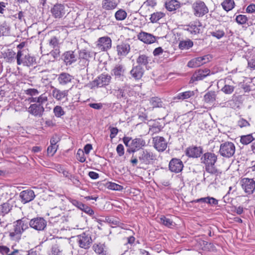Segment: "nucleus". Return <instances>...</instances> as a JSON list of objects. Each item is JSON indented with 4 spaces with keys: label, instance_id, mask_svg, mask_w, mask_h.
Listing matches in <instances>:
<instances>
[{
    "label": "nucleus",
    "instance_id": "1a4fd4ad",
    "mask_svg": "<svg viewBox=\"0 0 255 255\" xmlns=\"http://www.w3.org/2000/svg\"><path fill=\"white\" fill-rule=\"evenodd\" d=\"M29 225L30 227L37 231L43 230L47 225L46 221L41 217L35 218L31 219Z\"/></svg>",
    "mask_w": 255,
    "mask_h": 255
},
{
    "label": "nucleus",
    "instance_id": "4468645a",
    "mask_svg": "<svg viewBox=\"0 0 255 255\" xmlns=\"http://www.w3.org/2000/svg\"><path fill=\"white\" fill-rule=\"evenodd\" d=\"M126 69L124 65L122 64H117L112 70V74L115 77L116 79H123L125 77Z\"/></svg>",
    "mask_w": 255,
    "mask_h": 255
},
{
    "label": "nucleus",
    "instance_id": "69168bd1",
    "mask_svg": "<svg viewBox=\"0 0 255 255\" xmlns=\"http://www.w3.org/2000/svg\"><path fill=\"white\" fill-rule=\"evenodd\" d=\"M8 3L4 1H0V13L3 14L7 10V6Z\"/></svg>",
    "mask_w": 255,
    "mask_h": 255
},
{
    "label": "nucleus",
    "instance_id": "4c0bfd02",
    "mask_svg": "<svg viewBox=\"0 0 255 255\" xmlns=\"http://www.w3.org/2000/svg\"><path fill=\"white\" fill-rule=\"evenodd\" d=\"M178 7L179 5L176 0H170L165 2V7L170 11L176 10Z\"/></svg>",
    "mask_w": 255,
    "mask_h": 255
},
{
    "label": "nucleus",
    "instance_id": "9d476101",
    "mask_svg": "<svg viewBox=\"0 0 255 255\" xmlns=\"http://www.w3.org/2000/svg\"><path fill=\"white\" fill-rule=\"evenodd\" d=\"M211 58V57L209 55L195 58L188 62V66L191 68L200 66L201 65L208 62Z\"/></svg>",
    "mask_w": 255,
    "mask_h": 255
},
{
    "label": "nucleus",
    "instance_id": "338daca9",
    "mask_svg": "<svg viewBox=\"0 0 255 255\" xmlns=\"http://www.w3.org/2000/svg\"><path fill=\"white\" fill-rule=\"evenodd\" d=\"M238 125L241 128L250 126L249 123L244 119H241L238 122Z\"/></svg>",
    "mask_w": 255,
    "mask_h": 255
},
{
    "label": "nucleus",
    "instance_id": "473e14b6",
    "mask_svg": "<svg viewBox=\"0 0 255 255\" xmlns=\"http://www.w3.org/2000/svg\"><path fill=\"white\" fill-rule=\"evenodd\" d=\"M194 95V92L192 91H187L184 92L179 93L174 97V100H184Z\"/></svg>",
    "mask_w": 255,
    "mask_h": 255
},
{
    "label": "nucleus",
    "instance_id": "58836bf2",
    "mask_svg": "<svg viewBox=\"0 0 255 255\" xmlns=\"http://www.w3.org/2000/svg\"><path fill=\"white\" fill-rule=\"evenodd\" d=\"M9 26L5 21L3 22L0 24V34L3 36H7L9 35Z\"/></svg>",
    "mask_w": 255,
    "mask_h": 255
},
{
    "label": "nucleus",
    "instance_id": "79ce46f5",
    "mask_svg": "<svg viewBox=\"0 0 255 255\" xmlns=\"http://www.w3.org/2000/svg\"><path fill=\"white\" fill-rule=\"evenodd\" d=\"M158 222L168 227L173 226L174 223L172 220L163 215L161 216L159 218Z\"/></svg>",
    "mask_w": 255,
    "mask_h": 255
},
{
    "label": "nucleus",
    "instance_id": "a19ab883",
    "mask_svg": "<svg viewBox=\"0 0 255 255\" xmlns=\"http://www.w3.org/2000/svg\"><path fill=\"white\" fill-rule=\"evenodd\" d=\"M12 206L8 202L4 203L0 205V213L3 216L8 213L12 209Z\"/></svg>",
    "mask_w": 255,
    "mask_h": 255
},
{
    "label": "nucleus",
    "instance_id": "c03bdc74",
    "mask_svg": "<svg viewBox=\"0 0 255 255\" xmlns=\"http://www.w3.org/2000/svg\"><path fill=\"white\" fill-rule=\"evenodd\" d=\"M193 45V42L190 40L181 41L179 43V48L181 50L188 49Z\"/></svg>",
    "mask_w": 255,
    "mask_h": 255
},
{
    "label": "nucleus",
    "instance_id": "4be33fe9",
    "mask_svg": "<svg viewBox=\"0 0 255 255\" xmlns=\"http://www.w3.org/2000/svg\"><path fill=\"white\" fill-rule=\"evenodd\" d=\"M203 148L201 146H190L186 150V155L192 158H198L202 153Z\"/></svg>",
    "mask_w": 255,
    "mask_h": 255
},
{
    "label": "nucleus",
    "instance_id": "ea45409f",
    "mask_svg": "<svg viewBox=\"0 0 255 255\" xmlns=\"http://www.w3.org/2000/svg\"><path fill=\"white\" fill-rule=\"evenodd\" d=\"M221 5L224 10L229 11L234 7L235 2L233 0H225Z\"/></svg>",
    "mask_w": 255,
    "mask_h": 255
},
{
    "label": "nucleus",
    "instance_id": "4d7b16f0",
    "mask_svg": "<svg viewBox=\"0 0 255 255\" xmlns=\"http://www.w3.org/2000/svg\"><path fill=\"white\" fill-rule=\"evenodd\" d=\"M235 87L233 86L225 85L221 89V91L226 94H231L234 91Z\"/></svg>",
    "mask_w": 255,
    "mask_h": 255
},
{
    "label": "nucleus",
    "instance_id": "f704fd0d",
    "mask_svg": "<svg viewBox=\"0 0 255 255\" xmlns=\"http://www.w3.org/2000/svg\"><path fill=\"white\" fill-rule=\"evenodd\" d=\"M216 98V94L214 91H209L207 92L204 97L205 102L207 103H213Z\"/></svg>",
    "mask_w": 255,
    "mask_h": 255
},
{
    "label": "nucleus",
    "instance_id": "0eeeda50",
    "mask_svg": "<svg viewBox=\"0 0 255 255\" xmlns=\"http://www.w3.org/2000/svg\"><path fill=\"white\" fill-rule=\"evenodd\" d=\"M77 242L80 248L88 249L92 244V240L89 234L83 233L77 236Z\"/></svg>",
    "mask_w": 255,
    "mask_h": 255
},
{
    "label": "nucleus",
    "instance_id": "603ef678",
    "mask_svg": "<svg viewBox=\"0 0 255 255\" xmlns=\"http://www.w3.org/2000/svg\"><path fill=\"white\" fill-rule=\"evenodd\" d=\"M53 113L57 118H60L65 114V112L61 106H56L53 109Z\"/></svg>",
    "mask_w": 255,
    "mask_h": 255
},
{
    "label": "nucleus",
    "instance_id": "e433bc0d",
    "mask_svg": "<svg viewBox=\"0 0 255 255\" xmlns=\"http://www.w3.org/2000/svg\"><path fill=\"white\" fill-rule=\"evenodd\" d=\"M92 56L93 53L86 49H83L79 51L78 58L89 60V58H91Z\"/></svg>",
    "mask_w": 255,
    "mask_h": 255
},
{
    "label": "nucleus",
    "instance_id": "dca6fc26",
    "mask_svg": "<svg viewBox=\"0 0 255 255\" xmlns=\"http://www.w3.org/2000/svg\"><path fill=\"white\" fill-rule=\"evenodd\" d=\"M27 111L30 114L34 117H41L43 115L44 108L42 105L33 104L30 105Z\"/></svg>",
    "mask_w": 255,
    "mask_h": 255
},
{
    "label": "nucleus",
    "instance_id": "5fc2aeb1",
    "mask_svg": "<svg viewBox=\"0 0 255 255\" xmlns=\"http://www.w3.org/2000/svg\"><path fill=\"white\" fill-rule=\"evenodd\" d=\"M248 18L245 15L240 14L237 16L236 18V22L239 24H245L248 21Z\"/></svg>",
    "mask_w": 255,
    "mask_h": 255
},
{
    "label": "nucleus",
    "instance_id": "20e7f679",
    "mask_svg": "<svg viewBox=\"0 0 255 255\" xmlns=\"http://www.w3.org/2000/svg\"><path fill=\"white\" fill-rule=\"evenodd\" d=\"M236 147L234 143L226 141L220 144L219 153L223 157L229 158L235 154Z\"/></svg>",
    "mask_w": 255,
    "mask_h": 255
},
{
    "label": "nucleus",
    "instance_id": "aec40b11",
    "mask_svg": "<svg viewBox=\"0 0 255 255\" xmlns=\"http://www.w3.org/2000/svg\"><path fill=\"white\" fill-rule=\"evenodd\" d=\"M21 201L23 204H26L32 201L35 197L34 191L30 189H27L21 191L19 194Z\"/></svg>",
    "mask_w": 255,
    "mask_h": 255
},
{
    "label": "nucleus",
    "instance_id": "c756f323",
    "mask_svg": "<svg viewBox=\"0 0 255 255\" xmlns=\"http://www.w3.org/2000/svg\"><path fill=\"white\" fill-rule=\"evenodd\" d=\"M200 25H197V22H193L188 25H184V30L192 34H196L200 32Z\"/></svg>",
    "mask_w": 255,
    "mask_h": 255
},
{
    "label": "nucleus",
    "instance_id": "49530a36",
    "mask_svg": "<svg viewBox=\"0 0 255 255\" xmlns=\"http://www.w3.org/2000/svg\"><path fill=\"white\" fill-rule=\"evenodd\" d=\"M150 103L153 108H160L162 107V102L158 97H152L150 100Z\"/></svg>",
    "mask_w": 255,
    "mask_h": 255
},
{
    "label": "nucleus",
    "instance_id": "6e6d98bb",
    "mask_svg": "<svg viewBox=\"0 0 255 255\" xmlns=\"http://www.w3.org/2000/svg\"><path fill=\"white\" fill-rule=\"evenodd\" d=\"M69 202L74 206L77 207L78 209L81 210H82L83 208H84L85 204H83L82 202L73 199L71 198L69 199Z\"/></svg>",
    "mask_w": 255,
    "mask_h": 255
},
{
    "label": "nucleus",
    "instance_id": "3c124183",
    "mask_svg": "<svg viewBox=\"0 0 255 255\" xmlns=\"http://www.w3.org/2000/svg\"><path fill=\"white\" fill-rule=\"evenodd\" d=\"M163 128V126L160 125L159 123L156 122L153 124V125L150 128V130L153 133H158Z\"/></svg>",
    "mask_w": 255,
    "mask_h": 255
},
{
    "label": "nucleus",
    "instance_id": "f8f14e48",
    "mask_svg": "<svg viewBox=\"0 0 255 255\" xmlns=\"http://www.w3.org/2000/svg\"><path fill=\"white\" fill-rule=\"evenodd\" d=\"M65 6L64 4L57 3L51 9V12L55 18H61L66 12Z\"/></svg>",
    "mask_w": 255,
    "mask_h": 255
},
{
    "label": "nucleus",
    "instance_id": "37998d69",
    "mask_svg": "<svg viewBox=\"0 0 255 255\" xmlns=\"http://www.w3.org/2000/svg\"><path fill=\"white\" fill-rule=\"evenodd\" d=\"M127 12L123 9H119L116 12L115 14V16L116 20L119 21L123 20L125 19L127 17Z\"/></svg>",
    "mask_w": 255,
    "mask_h": 255
},
{
    "label": "nucleus",
    "instance_id": "72a5a7b5",
    "mask_svg": "<svg viewBox=\"0 0 255 255\" xmlns=\"http://www.w3.org/2000/svg\"><path fill=\"white\" fill-rule=\"evenodd\" d=\"M150 61L149 57L145 54H140L136 59V62L138 65L146 66Z\"/></svg>",
    "mask_w": 255,
    "mask_h": 255
},
{
    "label": "nucleus",
    "instance_id": "6ab92c4d",
    "mask_svg": "<svg viewBox=\"0 0 255 255\" xmlns=\"http://www.w3.org/2000/svg\"><path fill=\"white\" fill-rule=\"evenodd\" d=\"M111 76L108 74H102L99 75L94 81V84L99 87H103L108 85L111 80Z\"/></svg>",
    "mask_w": 255,
    "mask_h": 255
},
{
    "label": "nucleus",
    "instance_id": "bb28decb",
    "mask_svg": "<svg viewBox=\"0 0 255 255\" xmlns=\"http://www.w3.org/2000/svg\"><path fill=\"white\" fill-rule=\"evenodd\" d=\"M210 73V70L208 69H199L193 75L191 80L193 81L202 80L209 75Z\"/></svg>",
    "mask_w": 255,
    "mask_h": 255
},
{
    "label": "nucleus",
    "instance_id": "f03ea898",
    "mask_svg": "<svg viewBox=\"0 0 255 255\" xmlns=\"http://www.w3.org/2000/svg\"><path fill=\"white\" fill-rule=\"evenodd\" d=\"M15 59L18 65H22L28 67L33 66L36 63L35 58L31 56L28 50L17 52Z\"/></svg>",
    "mask_w": 255,
    "mask_h": 255
},
{
    "label": "nucleus",
    "instance_id": "2f4dec72",
    "mask_svg": "<svg viewBox=\"0 0 255 255\" xmlns=\"http://www.w3.org/2000/svg\"><path fill=\"white\" fill-rule=\"evenodd\" d=\"M16 53L11 49H7L2 53L3 57L6 62L12 63L14 61Z\"/></svg>",
    "mask_w": 255,
    "mask_h": 255
},
{
    "label": "nucleus",
    "instance_id": "423d86ee",
    "mask_svg": "<svg viewBox=\"0 0 255 255\" xmlns=\"http://www.w3.org/2000/svg\"><path fill=\"white\" fill-rule=\"evenodd\" d=\"M194 14L197 17H202L209 12V9L205 2L197 0L192 4Z\"/></svg>",
    "mask_w": 255,
    "mask_h": 255
},
{
    "label": "nucleus",
    "instance_id": "a18cd8bd",
    "mask_svg": "<svg viewBox=\"0 0 255 255\" xmlns=\"http://www.w3.org/2000/svg\"><path fill=\"white\" fill-rule=\"evenodd\" d=\"M225 34V33L223 29L217 28H216L214 31L210 32V34L218 39H220L223 37Z\"/></svg>",
    "mask_w": 255,
    "mask_h": 255
},
{
    "label": "nucleus",
    "instance_id": "7c9ffc66",
    "mask_svg": "<svg viewBox=\"0 0 255 255\" xmlns=\"http://www.w3.org/2000/svg\"><path fill=\"white\" fill-rule=\"evenodd\" d=\"M52 89V96L55 99L58 101H61L68 95L67 90L61 91L55 87H53Z\"/></svg>",
    "mask_w": 255,
    "mask_h": 255
},
{
    "label": "nucleus",
    "instance_id": "e2e57ef3",
    "mask_svg": "<svg viewBox=\"0 0 255 255\" xmlns=\"http://www.w3.org/2000/svg\"><path fill=\"white\" fill-rule=\"evenodd\" d=\"M116 151L119 156L124 155L125 153V148L124 145L122 144H118L116 148Z\"/></svg>",
    "mask_w": 255,
    "mask_h": 255
},
{
    "label": "nucleus",
    "instance_id": "ddd939ff",
    "mask_svg": "<svg viewBox=\"0 0 255 255\" xmlns=\"http://www.w3.org/2000/svg\"><path fill=\"white\" fill-rule=\"evenodd\" d=\"M62 58L66 66H70L77 61V56L74 51L69 50L63 54Z\"/></svg>",
    "mask_w": 255,
    "mask_h": 255
},
{
    "label": "nucleus",
    "instance_id": "13d9d810",
    "mask_svg": "<svg viewBox=\"0 0 255 255\" xmlns=\"http://www.w3.org/2000/svg\"><path fill=\"white\" fill-rule=\"evenodd\" d=\"M61 251L59 249L58 246L55 244L52 246L51 250L50 255H61Z\"/></svg>",
    "mask_w": 255,
    "mask_h": 255
},
{
    "label": "nucleus",
    "instance_id": "8fccbe9b",
    "mask_svg": "<svg viewBox=\"0 0 255 255\" xmlns=\"http://www.w3.org/2000/svg\"><path fill=\"white\" fill-rule=\"evenodd\" d=\"M107 187L108 189L113 190L122 191L123 187L116 183L109 182L107 183Z\"/></svg>",
    "mask_w": 255,
    "mask_h": 255
},
{
    "label": "nucleus",
    "instance_id": "a878e982",
    "mask_svg": "<svg viewBox=\"0 0 255 255\" xmlns=\"http://www.w3.org/2000/svg\"><path fill=\"white\" fill-rule=\"evenodd\" d=\"M120 0H103L102 6L103 9L107 10L115 9L120 4Z\"/></svg>",
    "mask_w": 255,
    "mask_h": 255
},
{
    "label": "nucleus",
    "instance_id": "de8ad7c7",
    "mask_svg": "<svg viewBox=\"0 0 255 255\" xmlns=\"http://www.w3.org/2000/svg\"><path fill=\"white\" fill-rule=\"evenodd\" d=\"M254 140L252 134L242 135L241 137L240 142L245 145H247Z\"/></svg>",
    "mask_w": 255,
    "mask_h": 255
},
{
    "label": "nucleus",
    "instance_id": "6e6552de",
    "mask_svg": "<svg viewBox=\"0 0 255 255\" xmlns=\"http://www.w3.org/2000/svg\"><path fill=\"white\" fill-rule=\"evenodd\" d=\"M145 141L141 138L132 139L130 143V148H128L127 152L129 153H133L145 146Z\"/></svg>",
    "mask_w": 255,
    "mask_h": 255
},
{
    "label": "nucleus",
    "instance_id": "5701e85b",
    "mask_svg": "<svg viewBox=\"0 0 255 255\" xmlns=\"http://www.w3.org/2000/svg\"><path fill=\"white\" fill-rule=\"evenodd\" d=\"M131 89L130 87L127 85H124L122 87L115 90V94L118 99H126L127 95L130 92Z\"/></svg>",
    "mask_w": 255,
    "mask_h": 255
},
{
    "label": "nucleus",
    "instance_id": "9b49d317",
    "mask_svg": "<svg viewBox=\"0 0 255 255\" xmlns=\"http://www.w3.org/2000/svg\"><path fill=\"white\" fill-rule=\"evenodd\" d=\"M242 187L245 192L251 194L255 189V181L253 179L244 178L241 180Z\"/></svg>",
    "mask_w": 255,
    "mask_h": 255
},
{
    "label": "nucleus",
    "instance_id": "bf43d9fd",
    "mask_svg": "<svg viewBox=\"0 0 255 255\" xmlns=\"http://www.w3.org/2000/svg\"><path fill=\"white\" fill-rule=\"evenodd\" d=\"M38 105H42L44 103L48 101V98L46 95L42 94L37 97Z\"/></svg>",
    "mask_w": 255,
    "mask_h": 255
},
{
    "label": "nucleus",
    "instance_id": "774afa93",
    "mask_svg": "<svg viewBox=\"0 0 255 255\" xmlns=\"http://www.w3.org/2000/svg\"><path fill=\"white\" fill-rule=\"evenodd\" d=\"M110 137L111 139H113L116 137L118 133V129L117 128L110 127Z\"/></svg>",
    "mask_w": 255,
    "mask_h": 255
},
{
    "label": "nucleus",
    "instance_id": "052dcab7",
    "mask_svg": "<svg viewBox=\"0 0 255 255\" xmlns=\"http://www.w3.org/2000/svg\"><path fill=\"white\" fill-rule=\"evenodd\" d=\"M58 145H50L47 148V153L51 156H53L56 152L57 149Z\"/></svg>",
    "mask_w": 255,
    "mask_h": 255
},
{
    "label": "nucleus",
    "instance_id": "09e8293b",
    "mask_svg": "<svg viewBox=\"0 0 255 255\" xmlns=\"http://www.w3.org/2000/svg\"><path fill=\"white\" fill-rule=\"evenodd\" d=\"M164 16V14L161 12H154L151 15L150 20L151 22L155 23Z\"/></svg>",
    "mask_w": 255,
    "mask_h": 255
},
{
    "label": "nucleus",
    "instance_id": "c9c22d12",
    "mask_svg": "<svg viewBox=\"0 0 255 255\" xmlns=\"http://www.w3.org/2000/svg\"><path fill=\"white\" fill-rule=\"evenodd\" d=\"M49 45L54 49H55V52H59V42L58 39L56 36H52L49 40Z\"/></svg>",
    "mask_w": 255,
    "mask_h": 255
},
{
    "label": "nucleus",
    "instance_id": "f257e3e1",
    "mask_svg": "<svg viewBox=\"0 0 255 255\" xmlns=\"http://www.w3.org/2000/svg\"><path fill=\"white\" fill-rule=\"evenodd\" d=\"M217 159L218 155L212 152H205L200 158L201 163L204 165L206 171L216 176L220 173L215 165Z\"/></svg>",
    "mask_w": 255,
    "mask_h": 255
},
{
    "label": "nucleus",
    "instance_id": "2eb2a0df",
    "mask_svg": "<svg viewBox=\"0 0 255 255\" xmlns=\"http://www.w3.org/2000/svg\"><path fill=\"white\" fill-rule=\"evenodd\" d=\"M97 46L102 51H107L112 46V40L108 36H104L99 38Z\"/></svg>",
    "mask_w": 255,
    "mask_h": 255
},
{
    "label": "nucleus",
    "instance_id": "680f3d73",
    "mask_svg": "<svg viewBox=\"0 0 255 255\" xmlns=\"http://www.w3.org/2000/svg\"><path fill=\"white\" fill-rule=\"evenodd\" d=\"M25 94L27 95L31 96H37L39 94V92L36 89H28L25 91Z\"/></svg>",
    "mask_w": 255,
    "mask_h": 255
},
{
    "label": "nucleus",
    "instance_id": "864d4df0",
    "mask_svg": "<svg viewBox=\"0 0 255 255\" xmlns=\"http://www.w3.org/2000/svg\"><path fill=\"white\" fill-rule=\"evenodd\" d=\"M76 158L80 162L83 163L86 160V157L84 151L81 149H79L76 154Z\"/></svg>",
    "mask_w": 255,
    "mask_h": 255
},
{
    "label": "nucleus",
    "instance_id": "b1692460",
    "mask_svg": "<svg viewBox=\"0 0 255 255\" xmlns=\"http://www.w3.org/2000/svg\"><path fill=\"white\" fill-rule=\"evenodd\" d=\"M138 38L140 41L146 44H151L156 40V38L152 34L145 32H141L137 35Z\"/></svg>",
    "mask_w": 255,
    "mask_h": 255
},
{
    "label": "nucleus",
    "instance_id": "c85d7f7f",
    "mask_svg": "<svg viewBox=\"0 0 255 255\" xmlns=\"http://www.w3.org/2000/svg\"><path fill=\"white\" fill-rule=\"evenodd\" d=\"M130 74L135 79H140L144 73V70L140 65H137L132 67Z\"/></svg>",
    "mask_w": 255,
    "mask_h": 255
},
{
    "label": "nucleus",
    "instance_id": "412c9836",
    "mask_svg": "<svg viewBox=\"0 0 255 255\" xmlns=\"http://www.w3.org/2000/svg\"><path fill=\"white\" fill-rule=\"evenodd\" d=\"M74 77L66 72H62L58 75L57 81L61 86H66L72 83Z\"/></svg>",
    "mask_w": 255,
    "mask_h": 255
},
{
    "label": "nucleus",
    "instance_id": "393cba45",
    "mask_svg": "<svg viewBox=\"0 0 255 255\" xmlns=\"http://www.w3.org/2000/svg\"><path fill=\"white\" fill-rule=\"evenodd\" d=\"M130 45L126 42H122L117 46L118 55L120 56H126L130 51Z\"/></svg>",
    "mask_w": 255,
    "mask_h": 255
},
{
    "label": "nucleus",
    "instance_id": "7ed1b4c3",
    "mask_svg": "<svg viewBox=\"0 0 255 255\" xmlns=\"http://www.w3.org/2000/svg\"><path fill=\"white\" fill-rule=\"evenodd\" d=\"M156 155L150 150L143 149L138 153V158L141 164L149 165L152 163L156 159Z\"/></svg>",
    "mask_w": 255,
    "mask_h": 255
},
{
    "label": "nucleus",
    "instance_id": "a211bd4d",
    "mask_svg": "<svg viewBox=\"0 0 255 255\" xmlns=\"http://www.w3.org/2000/svg\"><path fill=\"white\" fill-rule=\"evenodd\" d=\"M154 147L158 151H163L167 147V142L162 136H156L153 138Z\"/></svg>",
    "mask_w": 255,
    "mask_h": 255
},
{
    "label": "nucleus",
    "instance_id": "0e129e2a",
    "mask_svg": "<svg viewBox=\"0 0 255 255\" xmlns=\"http://www.w3.org/2000/svg\"><path fill=\"white\" fill-rule=\"evenodd\" d=\"M206 203L210 204L212 206H215L218 204V201L213 197H207V202Z\"/></svg>",
    "mask_w": 255,
    "mask_h": 255
},
{
    "label": "nucleus",
    "instance_id": "f3484780",
    "mask_svg": "<svg viewBox=\"0 0 255 255\" xmlns=\"http://www.w3.org/2000/svg\"><path fill=\"white\" fill-rule=\"evenodd\" d=\"M183 168V164L180 159L172 158L169 162V169L172 172L179 173L182 170Z\"/></svg>",
    "mask_w": 255,
    "mask_h": 255
},
{
    "label": "nucleus",
    "instance_id": "39448f33",
    "mask_svg": "<svg viewBox=\"0 0 255 255\" xmlns=\"http://www.w3.org/2000/svg\"><path fill=\"white\" fill-rule=\"evenodd\" d=\"M27 228L28 221L26 219L18 220L14 222L13 232L9 233V236L13 238L17 235L20 236Z\"/></svg>",
    "mask_w": 255,
    "mask_h": 255
},
{
    "label": "nucleus",
    "instance_id": "cd10ccee",
    "mask_svg": "<svg viewBox=\"0 0 255 255\" xmlns=\"http://www.w3.org/2000/svg\"><path fill=\"white\" fill-rule=\"evenodd\" d=\"M93 249L95 252L100 255H106L107 254L108 248L105 244L99 243L94 244L93 246Z\"/></svg>",
    "mask_w": 255,
    "mask_h": 255
}]
</instances>
